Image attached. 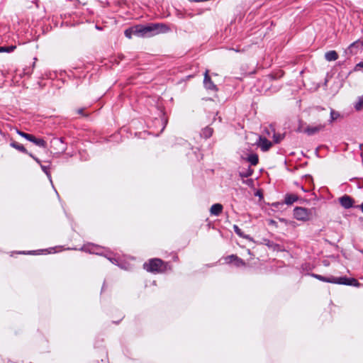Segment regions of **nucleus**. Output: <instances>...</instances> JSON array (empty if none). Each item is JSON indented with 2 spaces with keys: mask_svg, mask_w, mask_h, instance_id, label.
Instances as JSON below:
<instances>
[{
  "mask_svg": "<svg viewBox=\"0 0 363 363\" xmlns=\"http://www.w3.org/2000/svg\"><path fill=\"white\" fill-rule=\"evenodd\" d=\"M169 30L167 24H150L149 26L135 24L125 30V35L128 38H131L133 35L139 38H149L160 33H165Z\"/></svg>",
  "mask_w": 363,
  "mask_h": 363,
  "instance_id": "f257e3e1",
  "label": "nucleus"
},
{
  "mask_svg": "<svg viewBox=\"0 0 363 363\" xmlns=\"http://www.w3.org/2000/svg\"><path fill=\"white\" fill-rule=\"evenodd\" d=\"M144 269L152 273H160L166 270V264L159 258H153L145 262L143 264Z\"/></svg>",
  "mask_w": 363,
  "mask_h": 363,
  "instance_id": "f03ea898",
  "label": "nucleus"
},
{
  "mask_svg": "<svg viewBox=\"0 0 363 363\" xmlns=\"http://www.w3.org/2000/svg\"><path fill=\"white\" fill-rule=\"evenodd\" d=\"M313 208H306L303 207H296L294 210V216L296 220L306 221L312 219L314 216Z\"/></svg>",
  "mask_w": 363,
  "mask_h": 363,
  "instance_id": "7ed1b4c3",
  "label": "nucleus"
},
{
  "mask_svg": "<svg viewBox=\"0 0 363 363\" xmlns=\"http://www.w3.org/2000/svg\"><path fill=\"white\" fill-rule=\"evenodd\" d=\"M32 2L35 4V8L38 10V13L33 16L32 20L33 22L36 21L38 23L39 21H43L45 18V11L44 7H40L38 0H32Z\"/></svg>",
  "mask_w": 363,
  "mask_h": 363,
  "instance_id": "20e7f679",
  "label": "nucleus"
},
{
  "mask_svg": "<svg viewBox=\"0 0 363 363\" xmlns=\"http://www.w3.org/2000/svg\"><path fill=\"white\" fill-rule=\"evenodd\" d=\"M363 46V41L357 40L351 43L345 50L347 54L356 55Z\"/></svg>",
  "mask_w": 363,
  "mask_h": 363,
  "instance_id": "39448f33",
  "label": "nucleus"
},
{
  "mask_svg": "<svg viewBox=\"0 0 363 363\" xmlns=\"http://www.w3.org/2000/svg\"><path fill=\"white\" fill-rule=\"evenodd\" d=\"M225 262L228 264L233 263V264L237 267H242L246 265L245 261L235 255H231L226 257Z\"/></svg>",
  "mask_w": 363,
  "mask_h": 363,
  "instance_id": "423d86ee",
  "label": "nucleus"
},
{
  "mask_svg": "<svg viewBox=\"0 0 363 363\" xmlns=\"http://www.w3.org/2000/svg\"><path fill=\"white\" fill-rule=\"evenodd\" d=\"M339 202L343 208L348 209L353 206L354 201L351 196L345 194L339 198Z\"/></svg>",
  "mask_w": 363,
  "mask_h": 363,
  "instance_id": "0eeeda50",
  "label": "nucleus"
},
{
  "mask_svg": "<svg viewBox=\"0 0 363 363\" xmlns=\"http://www.w3.org/2000/svg\"><path fill=\"white\" fill-rule=\"evenodd\" d=\"M257 145L263 152H266L272 147V143L264 137L259 136Z\"/></svg>",
  "mask_w": 363,
  "mask_h": 363,
  "instance_id": "6e6552de",
  "label": "nucleus"
},
{
  "mask_svg": "<svg viewBox=\"0 0 363 363\" xmlns=\"http://www.w3.org/2000/svg\"><path fill=\"white\" fill-rule=\"evenodd\" d=\"M325 127V124H318L315 126H308L306 129H304V133L308 135H313L323 130Z\"/></svg>",
  "mask_w": 363,
  "mask_h": 363,
  "instance_id": "1a4fd4ad",
  "label": "nucleus"
},
{
  "mask_svg": "<svg viewBox=\"0 0 363 363\" xmlns=\"http://www.w3.org/2000/svg\"><path fill=\"white\" fill-rule=\"evenodd\" d=\"M203 85L206 89L211 91H216L217 88L214 83L212 82L210 76L208 75V71L206 70L204 74Z\"/></svg>",
  "mask_w": 363,
  "mask_h": 363,
  "instance_id": "9d476101",
  "label": "nucleus"
},
{
  "mask_svg": "<svg viewBox=\"0 0 363 363\" xmlns=\"http://www.w3.org/2000/svg\"><path fill=\"white\" fill-rule=\"evenodd\" d=\"M223 208V207L221 204L215 203L211 206L210 213L211 215L218 216L222 213Z\"/></svg>",
  "mask_w": 363,
  "mask_h": 363,
  "instance_id": "9b49d317",
  "label": "nucleus"
},
{
  "mask_svg": "<svg viewBox=\"0 0 363 363\" xmlns=\"http://www.w3.org/2000/svg\"><path fill=\"white\" fill-rule=\"evenodd\" d=\"M82 249V250L89 252L90 253L101 255V252L99 251L101 248L99 246L94 245L93 244L89 245L87 247L84 246Z\"/></svg>",
  "mask_w": 363,
  "mask_h": 363,
  "instance_id": "f8f14e48",
  "label": "nucleus"
},
{
  "mask_svg": "<svg viewBox=\"0 0 363 363\" xmlns=\"http://www.w3.org/2000/svg\"><path fill=\"white\" fill-rule=\"evenodd\" d=\"M311 276L313 277H314L320 281H324V282L333 283V282H335V277H333V276H331L330 277H323L322 275L317 274H311Z\"/></svg>",
  "mask_w": 363,
  "mask_h": 363,
  "instance_id": "ddd939ff",
  "label": "nucleus"
},
{
  "mask_svg": "<svg viewBox=\"0 0 363 363\" xmlns=\"http://www.w3.org/2000/svg\"><path fill=\"white\" fill-rule=\"evenodd\" d=\"M213 128L207 126L202 129L201 133V136L205 139H208L213 135Z\"/></svg>",
  "mask_w": 363,
  "mask_h": 363,
  "instance_id": "4468645a",
  "label": "nucleus"
},
{
  "mask_svg": "<svg viewBox=\"0 0 363 363\" xmlns=\"http://www.w3.org/2000/svg\"><path fill=\"white\" fill-rule=\"evenodd\" d=\"M325 58L328 61H335L338 58V55L336 51L330 50L325 53Z\"/></svg>",
  "mask_w": 363,
  "mask_h": 363,
  "instance_id": "2eb2a0df",
  "label": "nucleus"
},
{
  "mask_svg": "<svg viewBox=\"0 0 363 363\" xmlns=\"http://www.w3.org/2000/svg\"><path fill=\"white\" fill-rule=\"evenodd\" d=\"M10 145L15 148L16 150L23 152V153H25V154H28L29 152L27 151V150L24 147V146L21 144H19L15 141H12L11 143H10Z\"/></svg>",
  "mask_w": 363,
  "mask_h": 363,
  "instance_id": "dca6fc26",
  "label": "nucleus"
},
{
  "mask_svg": "<svg viewBox=\"0 0 363 363\" xmlns=\"http://www.w3.org/2000/svg\"><path fill=\"white\" fill-rule=\"evenodd\" d=\"M30 142L33 143L37 146L43 147V148H45L47 146L46 142L43 139L37 138L34 135Z\"/></svg>",
  "mask_w": 363,
  "mask_h": 363,
  "instance_id": "f3484780",
  "label": "nucleus"
},
{
  "mask_svg": "<svg viewBox=\"0 0 363 363\" xmlns=\"http://www.w3.org/2000/svg\"><path fill=\"white\" fill-rule=\"evenodd\" d=\"M298 200V196L295 194H286L285 196L284 202L287 205H291Z\"/></svg>",
  "mask_w": 363,
  "mask_h": 363,
  "instance_id": "a211bd4d",
  "label": "nucleus"
},
{
  "mask_svg": "<svg viewBox=\"0 0 363 363\" xmlns=\"http://www.w3.org/2000/svg\"><path fill=\"white\" fill-rule=\"evenodd\" d=\"M246 160L249 162L252 165H257L259 162L258 155L257 154H251L247 158Z\"/></svg>",
  "mask_w": 363,
  "mask_h": 363,
  "instance_id": "6ab92c4d",
  "label": "nucleus"
},
{
  "mask_svg": "<svg viewBox=\"0 0 363 363\" xmlns=\"http://www.w3.org/2000/svg\"><path fill=\"white\" fill-rule=\"evenodd\" d=\"M272 128V131L274 133H273V140H274V143H280L283 138H284V135H281V134H279V133H276L274 132V130Z\"/></svg>",
  "mask_w": 363,
  "mask_h": 363,
  "instance_id": "aec40b11",
  "label": "nucleus"
},
{
  "mask_svg": "<svg viewBox=\"0 0 363 363\" xmlns=\"http://www.w3.org/2000/svg\"><path fill=\"white\" fill-rule=\"evenodd\" d=\"M343 285L359 286V282L354 278H350L347 282H342Z\"/></svg>",
  "mask_w": 363,
  "mask_h": 363,
  "instance_id": "412c9836",
  "label": "nucleus"
},
{
  "mask_svg": "<svg viewBox=\"0 0 363 363\" xmlns=\"http://www.w3.org/2000/svg\"><path fill=\"white\" fill-rule=\"evenodd\" d=\"M354 108L357 111L363 108V95L358 98L357 101L355 103Z\"/></svg>",
  "mask_w": 363,
  "mask_h": 363,
  "instance_id": "4be33fe9",
  "label": "nucleus"
},
{
  "mask_svg": "<svg viewBox=\"0 0 363 363\" xmlns=\"http://www.w3.org/2000/svg\"><path fill=\"white\" fill-rule=\"evenodd\" d=\"M16 133L21 135V137L24 138L25 139L29 140V141H31L33 135H31V134H28V133H24L21 130H16Z\"/></svg>",
  "mask_w": 363,
  "mask_h": 363,
  "instance_id": "5701e85b",
  "label": "nucleus"
},
{
  "mask_svg": "<svg viewBox=\"0 0 363 363\" xmlns=\"http://www.w3.org/2000/svg\"><path fill=\"white\" fill-rule=\"evenodd\" d=\"M348 279H349V278H347L346 277H335V282H333V284H342V282H347Z\"/></svg>",
  "mask_w": 363,
  "mask_h": 363,
  "instance_id": "b1692460",
  "label": "nucleus"
},
{
  "mask_svg": "<svg viewBox=\"0 0 363 363\" xmlns=\"http://www.w3.org/2000/svg\"><path fill=\"white\" fill-rule=\"evenodd\" d=\"M340 116V113L333 109L330 110V123L336 120Z\"/></svg>",
  "mask_w": 363,
  "mask_h": 363,
  "instance_id": "393cba45",
  "label": "nucleus"
},
{
  "mask_svg": "<svg viewBox=\"0 0 363 363\" xmlns=\"http://www.w3.org/2000/svg\"><path fill=\"white\" fill-rule=\"evenodd\" d=\"M40 167H41L42 170L43 171V172H45V174L47 175V177L51 181V175H50V172L48 170L49 167H47V166L43 165V164H40Z\"/></svg>",
  "mask_w": 363,
  "mask_h": 363,
  "instance_id": "a878e982",
  "label": "nucleus"
},
{
  "mask_svg": "<svg viewBox=\"0 0 363 363\" xmlns=\"http://www.w3.org/2000/svg\"><path fill=\"white\" fill-rule=\"evenodd\" d=\"M252 173V171L251 169H248L245 172H240V176L242 177V178H246V177H250Z\"/></svg>",
  "mask_w": 363,
  "mask_h": 363,
  "instance_id": "bb28decb",
  "label": "nucleus"
},
{
  "mask_svg": "<svg viewBox=\"0 0 363 363\" xmlns=\"http://www.w3.org/2000/svg\"><path fill=\"white\" fill-rule=\"evenodd\" d=\"M233 229H234L235 233L238 235H239L240 237H243L242 232L241 229L237 225H233Z\"/></svg>",
  "mask_w": 363,
  "mask_h": 363,
  "instance_id": "cd10ccee",
  "label": "nucleus"
},
{
  "mask_svg": "<svg viewBox=\"0 0 363 363\" xmlns=\"http://www.w3.org/2000/svg\"><path fill=\"white\" fill-rule=\"evenodd\" d=\"M16 48V45L4 46V52H11Z\"/></svg>",
  "mask_w": 363,
  "mask_h": 363,
  "instance_id": "c85d7f7f",
  "label": "nucleus"
},
{
  "mask_svg": "<svg viewBox=\"0 0 363 363\" xmlns=\"http://www.w3.org/2000/svg\"><path fill=\"white\" fill-rule=\"evenodd\" d=\"M361 69H363V62H360L357 63L354 68V71L357 72V71L360 70Z\"/></svg>",
  "mask_w": 363,
  "mask_h": 363,
  "instance_id": "c756f323",
  "label": "nucleus"
},
{
  "mask_svg": "<svg viewBox=\"0 0 363 363\" xmlns=\"http://www.w3.org/2000/svg\"><path fill=\"white\" fill-rule=\"evenodd\" d=\"M28 155L30 157H32V158H33V160H34L37 163H38V164H40V160L38 157H35L32 153H28Z\"/></svg>",
  "mask_w": 363,
  "mask_h": 363,
  "instance_id": "7c9ffc66",
  "label": "nucleus"
},
{
  "mask_svg": "<svg viewBox=\"0 0 363 363\" xmlns=\"http://www.w3.org/2000/svg\"><path fill=\"white\" fill-rule=\"evenodd\" d=\"M296 131L297 133H301V132L304 133V130L302 129L301 121H300V124H299L298 127L297 128V129L296 130Z\"/></svg>",
  "mask_w": 363,
  "mask_h": 363,
  "instance_id": "2f4dec72",
  "label": "nucleus"
},
{
  "mask_svg": "<svg viewBox=\"0 0 363 363\" xmlns=\"http://www.w3.org/2000/svg\"><path fill=\"white\" fill-rule=\"evenodd\" d=\"M117 4L118 6H123V5H125L126 3L124 0H120V1H117Z\"/></svg>",
  "mask_w": 363,
  "mask_h": 363,
  "instance_id": "473e14b6",
  "label": "nucleus"
},
{
  "mask_svg": "<svg viewBox=\"0 0 363 363\" xmlns=\"http://www.w3.org/2000/svg\"><path fill=\"white\" fill-rule=\"evenodd\" d=\"M306 180H308L310 182H312V180H313L312 177L311 176H309V175L308 176L306 175Z\"/></svg>",
  "mask_w": 363,
  "mask_h": 363,
  "instance_id": "72a5a7b5",
  "label": "nucleus"
},
{
  "mask_svg": "<svg viewBox=\"0 0 363 363\" xmlns=\"http://www.w3.org/2000/svg\"><path fill=\"white\" fill-rule=\"evenodd\" d=\"M301 189L304 192H308V190L306 189L303 186H300Z\"/></svg>",
  "mask_w": 363,
  "mask_h": 363,
  "instance_id": "f704fd0d",
  "label": "nucleus"
},
{
  "mask_svg": "<svg viewBox=\"0 0 363 363\" xmlns=\"http://www.w3.org/2000/svg\"><path fill=\"white\" fill-rule=\"evenodd\" d=\"M95 28H96V29L99 30H102V28H101V27H100V26H99V25H98V24H96Z\"/></svg>",
  "mask_w": 363,
  "mask_h": 363,
  "instance_id": "c9c22d12",
  "label": "nucleus"
},
{
  "mask_svg": "<svg viewBox=\"0 0 363 363\" xmlns=\"http://www.w3.org/2000/svg\"><path fill=\"white\" fill-rule=\"evenodd\" d=\"M0 52H4V46H0Z\"/></svg>",
  "mask_w": 363,
  "mask_h": 363,
  "instance_id": "e433bc0d",
  "label": "nucleus"
},
{
  "mask_svg": "<svg viewBox=\"0 0 363 363\" xmlns=\"http://www.w3.org/2000/svg\"><path fill=\"white\" fill-rule=\"evenodd\" d=\"M83 111H84V110H83L82 108L78 109V110H77V113H79V114H82Z\"/></svg>",
  "mask_w": 363,
  "mask_h": 363,
  "instance_id": "4c0bfd02",
  "label": "nucleus"
},
{
  "mask_svg": "<svg viewBox=\"0 0 363 363\" xmlns=\"http://www.w3.org/2000/svg\"><path fill=\"white\" fill-rule=\"evenodd\" d=\"M57 141L60 142L61 143H64V140L62 138L57 139Z\"/></svg>",
  "mask_w": 363,
  "mask_h": 363,
  "instance_id": "58836bf2",
  "label": "nucleus"
},
{
  "mask_svg": "<svg viewBox=\"0 0 363 363\" xmlns=\"http://www.w3.org/2000/svg\"><path fill=\"white\" fill-rule=\"evenodd\" d=\"M359 207L363 213V203L360 206H359Z\"/></svg>",
  "mask_w": 363,
  "mask_h": 363,
  "instance_id": "ea45409f",
  "label": "nucleus"
},
{
  "mask_svg": "<svg viewBox=\"0 0 363 363\" xmlns=\"http://www.w3.org/2000/svg\"><path fill=\"white\" fill-rule=\"evenodd\" d=\"M108 259H109L112 263H113V262H114V261H116V259H114V258H108Z\"/></svg>",
  "mask_w": 363,
  "mask_h": 363,
  "instance_id": "a19ab883",
  "label": "nucleus"
},
{
  "mask_svg": "<svg viewBox=\"0 0 363 363\" xmlns=\"http://www.w3.org/2000/svg\"><path fill=\"white\" fill-rule=\"evenodd\" d=\"M268 77L270 79H274V77L272 75H269Z\"/></svg>",
  "mask_w": 363,
  "mask_h": 363,
  "instance_id": "79ce46f5",
  "label": "nucleus"
},
{
  "mask_svg": "<svg viewBox=\"0 0 363 363\" xmlns=\"http://www.w3.org/2000/svg\"><path fill=\"white\" fill-rule=\"evenodd\" d=\"M255 195H256V196H261V194H260L259 191H257V192L255 194Z\"/></svg>",
  "mask_w": 363,
  "mask_h": 363,
  "instance_id": "37998d69",
  "label": "nucleus"
},
{
  "mask_svg": "<svg viewBox=\"0 0 363 363\" xmlns=\"http://www.w3.org/2000/svg\"><path fill=\"white\" fill-rule=\"evenodd\" d=\"M106 5H109V3L106 1Z\"/></svg>",
  "mask_w": 363,
  "mask_h": 363,
  "instance_id": "c03bdc74",
  "label": "nucleus"
},
{
  "mask_svg": "<svg viewBox=\"0 0 363 363\" xmlns=\"http://www.w3.org/2000/svg\"><path fill=\"white\" fill-rule=\"evenodd\" d=\"M295 184H296V186H299V187H300V186L298 185V183H296V182Z\"/></svg>",
  "mask_w": 363,
  "mask_h": 363,
  "instance_id": "a18cd8bd",
  "label": "nucleus"
}]
</instances>
